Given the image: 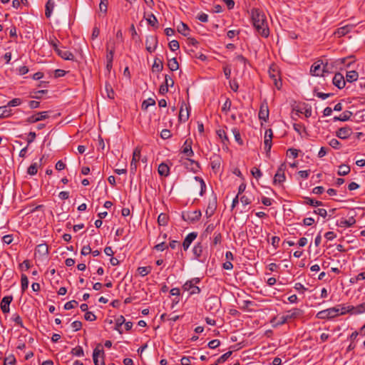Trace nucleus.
Wrapping results in <instances>:
<instances>
[{
    "label": "nucleus",
    "instance_id": "obj_1",
    "mask_svg": "<svg viewBox=\"0 0 365 365\" xmlns=\"http://www.w3.org/2000/svg\"><path fill=\"white\" fill-rule=\"evenodd\" d=\"M251 19L253 26L258 34L264 38L268 37L269 29L264 13L259 9H252L251 10Z\"/></svg>",
    "mask_w": 365,
    "mask_h": 365
},
{
    "label": "nucleus",
    "instance_id": "obj_2",
    "mask_svg": "<svg viewBox=\"0 0 365 365\" xmlns=\"http://www.w3.org/2000/svg\"><path fill=\"white\" fill-rule=\"evenodd\" d=\"M304 311L299 308H292L285 312L284 314L280 317H274L272 319L271 323L274 327L282 326L288 322L302 317Z\"/></svg>",
    "mask_w": 365,
    "mask_h": 365
},
{
    "label": "nucleus",
    "instance_id": "obj_3",
    "mask_svg": "<svg viewBox=\"0 0 365 365\" xmlns=\"http://www.w3.org/2000/svg\"><path fill=\"white\" fill-rule=\"evenodd\" d=\"M200 282V279L198 277L192 278L190 280H187L182 287V290L184 292H188V296H191L193 294H200L201 289L199 287L197 286L198 283Z\"/></svg>",
    "mask_w": 365,
    "mask_h": 365
},
{
    "label": "nucleus",
    "instance_id": "obj_4",
    "mask_svg": "<svg viewBox=\"0 0 365 365\" xmlns=\"http://www.w3.org/2000/svg\"><path fill=\"white\" fill-rule=\"evenodd\" d=\"M338 316V310L335 307L329 308L319 312L316 317L319 319H331Z\"/></svg>",
    "mask_w": 365,
    "mask_h": 365
},
{
    "label": "nucleus",
    "instance_id": "obj_5",
    "mask_svg": "<svg viewBox=\"0 0 365 365\" xmlns=\"http://www.w3.org/2000/svg\"><path fill=\"white\" fill-rule=\"evenodd\" d=\"M104 351L101 344H98L93 350V359L95 365H105Z\"/></svg>",
    "mask_w": 365,
    "mask_h": 365
},
{
    "label": "nucleus",
    "instance_id": "obj_6",
    "mask_svg": "<svg viewBox=\"0 0 365 365\" xmlns=\"http://www.w3.org/2000/svg\"><path fill=\"white\" fill-rule=\"evenodd\" d=\"M268 73L270 78L273 81L275 86L277 88H279L282 83L280 81V75L277 66L274 64H272L269 68Z\"/></svg>",
    "mask_w": 365,
    "mask_h": 365
},
{
    "label": "nucleus",
    "instance_id": "obj_7",
    "mask_svg": "<svg viewBox=\"0 0 365 365\" xmlns=\"http://www.w3.org/2000/svg\"><path fill=\"white\" fill-rule=\"evenodd\" d=\"M141 157V148L140 147H136L133 153V158L130 162V173L132 174H135L137 168H138V163L140 160Z\"/></svg>",
    "mask_w": 365,
    "mask_h": 365
},
{
    "label": "nucleus",
    "instance_id": "obj_8",
    "mask_svg": "<svg viewBox=\"0 0 365 365\" xmlns=\"http://www.w3.org/2000/svg\"><path fill=\"white\" fill-rule=\"evenodd\" d=\"M286 165L285 163H282L278 168L276 174L274 176L273 183L274 184H280L285 181V170H286Z\"/></svg>",
    "mask_w": 365,
    "mask_h": 365
},
{
    "label": "nucleus",
    "instance_id": "obj_9",
    "mask_svg": "<svg viewBox=\"0 0 365 365\" xmlns=\"http://www.w3.org/2000/svg\"><path fill=\"white\" fill-rule=\"evenodd\" d=\"M322 61L319 60L314 62L310 68L311 74L315 76H322L326 67V66H322Z\"/></svg>",
    "mask_w": 365,
    "mask_h": 365
},
{
    "label": "nucleus",
    "instance_id": "obj_10",
    "mask_svg": "<svg viewBox=\"0 0 365 365\" xmlns=\"http://www.w3.org/2000/svg\"><path fill=\"white\" fill-rule=\"evenodd\" d=\"M48 111L38 112L27 118L26 122L28 123H34L40 120H45L48 118Z\"/></svg>",
    "mask_w": 365,
    "mask_h": 365
},
{
    "label": "nucleus",
    "instance_id": "obj_11",
    "mask_svg": "<svg viewBox=\"0 0 365 365\" xmlns=\"http://www.w3.org/2000/svg\"><path fill=\"white\" fill-rule=\"evenodd\" d=\"M192 140L191 138H187L185 140L182 147L181 152L187 158L192 157L194 155V152L192 149Z\"/></svg>",
    "mask_w": 365,
    "mask_h": 365
},
{
    "label": "nucleus",
    "instance_id": "obj_12",
    "mask_svg": "<svg viewBox=\"0 0 365 365\" xmlns=\"http://www.w3.org/2000/svg\"><path fill=\"white\" fill-rule=\"evenodd\" d=\"M157 45H158V39L155 36H150L146 38L145 46H146V50L148 52L153 53L155 50Z\"/></svg>",
    "mask_w": 365,
    "mask_h": 365
},
{
    "label": "nucleus",
    "instance_id": "obj_13",
    "mask_svg": "<svg viewBox=\"0 0 365 365\" xmlns=\"http://www.w3.org/2000/svg\"><path fill=\"white\" fill-rule=\"evenodd\" d=\"M332 83L335 86H336L339 89L344 88L346 85L344 76L341 73H335L332 79Z\"/></svg>",
    "mask_w": 365,
    "mask_h": 365
},
{
    "label": "nucleus",
    "instance_id": "obj_14",
    "mask_svg": "<svg viewBox=\"0 0 365 365\" xmlns=\"http://www.w3.org/2000/svg\"><path fill=\"white\" fill-rule=\"evenodd\" d=\"M269 112L267 103H262L258 113L259 118L266 122L269 118Z\"/></svg>",
    "mask_w": 365,
    "mask_h": 365
},
{
    "label": "nucleus",
    "instance_id": "obj_15",
    "mask_svg": "<svg viewBox=\"0 0 365 365\" xmlns=\"http://www.w3.org/2000/svg\"><path fill=\"white\" fill-rule=\"evenodd\" d=\"M352 134L351 128L346 126L340 128L336 133V137L341 139H346Z\"/></svg>",
    "mask_w": 365,
    "mask_h": 365
},
{
    "label": "nucleus",
    "instance_id": "obj_16",
    "mask_svg": "<svg viewBox=\"0 0 365 365\" xmlns=\"http://www.w3.org/2000/svg\"><path fill=\"white\" fill-rule=\"evenodd\" d=\"M106 62L111 63L113 61V56L115 53V45L110 41L106 44Z\"/></svg>",
    "mask_w": 365,
    "mask_h": 365
},
{
    "label": "nucleus",
    "instance_id": "obj_17",
    "mask_svg": "<svg viewBox=\"0 0 365 365\" xmlns=\"http://www.w3.org/2000/svg\"><path fill=\"white\" fill-rule=\"evenodd\" d=\"M202 216V212L200 210H195L193 212H189L187 215V218H184L185 220L189 221L190 222L194 223L200 220Z\"/></svg>",
    "mask_w": 365,
    "mask_h": 365
},
{
    "label": "nucleus",
    "instance_id": "obj_18",
    "mask_svg": "<svg viewBox=\"0 0 365 365\" xmlns=\"http://www.w3.org/2000/svg\"><path fill=\"white\" fill-rule=\"evenodd\" d=\"M356 223V220L354 217H350L349 219L341 218L336 223V225L340 227L346 228L350 227Z\"/></svg>",
    "mask_w": 365,
    "mask_h": 365
},
{
    "label": "nucleus",
    "instance_id": "obj_19",
    "mask_svg": "<svg viewBox=\"0 0 365 365\" xmlns=\"http://www.w3.org/2000/svg\"><path fill=\"white\" fill-rule=\"evenodd\" d=\"M13 300L12 296H5L1 302V309L4 313H9L10 311L9 305Z\"/></svg>",
    "mask_w": 365,
    "mask_h": 365
},
{
    "label": "nucleus",
    "instance_id": "obj_20",
    "mask_svg": "<svg viewBox=\"0 0 365 365\" xmlns=\"http://www.w3.org/2000/svg\"><path fill=\"white\" fill-rule=\"evenodd\" d=\"M197 236V233L193 232L189 233L185 237V238L182 242V247L185 251H186L189 248L190 245L196 239Z\"/></svg>",
    "mask_w": 365,
    "mask_h": 365
},
{
    "label": "nucleus",
    "instance_id": "obj_21",
    "mask_svg": "<svg viewBox=\"0 0 365 365\" xmlns=\"http://www.w3.org/2000/svg\"><path fill=\"white\" fill-rule=\"evenodd\" d=\"M335 309L338 310V316L339 315H344L347 313H349L351 314H353V306L352 305H348L346 306L345 304H339L336 307H334Z\"/></svg>",
    "mask_w": 365,
    "mask_h": 365
},
{
    "label": "nucleus",
    "instance_id": "obj_22",
    "mask_svg": "<svg viewBox=\"0 0 365 365\" xmlns=\"http://www.w3.org/2000/svg\"><path fill=\"white\" fill-rule=\"evenodd\" d=\"M352 28V25H345L341 26L334 31V35L339 38L344 36L348 33H349Z\"/></svg>",
    "mask_w": 365,
    "mask_h": 365
},
{
    "label": "nucleus",
    "instance_id": "obj_23",
    "mask_svg": "<svg viewBox=\"0 0 365 365\" xmlns=\"http://www.w3.org/2000/svg\"><path fill=\"white\" fill-rule=\"evenodd\" d=\"M56 53L64 60H68V61L74 60V55L71 51H69L68 50L59 48L56 51Z\"/></svg>",
    "mask_w": 365,
    "mask_h": 365
},
{
    "label": "nucleus",
    "instance_id": "obj_24",
    "mask_svg": "<svg viewBox=\"0 0 365 365\" xmlns=\"http://www.w3.org/2000/svg\"><path fill=\"white\" fill-rule=\"evenodd\" d=\"M54 6H55V4L53 0L47 1L46 6H45V9H45V16L46 18L48 19L51 17L53 10V8H54Z\"/></svg>",
    "mask_w": 365,
    "mask_h": 365
},
{
    "label": "nucleus",
    "instance_id": "obj_25",
    "mask_svg": "<svg viewBox=\"0 0 365 365\" xmlns=\"http://www.w3.org/2000/svg\"><path fill=\"white\" fill-rule=\"evenodd\" d=\"M352 115V112L349 110L344 111L339 116H335L333 120L334 121H346L350 119Z\"/></svg>",
    "mask_w": 365,
    "mask_h": 365
},
{
    "label": "nucleus",
    "instance_id": "obj_26",
    "mask_svg": "<svg viewBox=\"0 0 365 365\" xmlns=\"http://www.w3.org/2000/svg\"><path fill=\"white\" fill-rule=\"evenodd\" d=\"M158 171L160 175L167 177L169 175L170 168L167 164L162 163L159 165Z\"/></svg>",
    "mask_w": 365,
    "mask_h": 365
},
{
    "label": "nucleus",
    "instance_id": "obj_27",
    "mask_svg": "<svg viewBox=\"0 0 365 365\" xmlns=\"http://www.w3.org/2000/svg\"><path fill=\"white\" fill-rule=\"evenodd\" d=\"M202 252L203 246L201 242H198L197 244H196L192 249L193 255L197 259H200V257H201Z\"/></svg>",
    "mask_w": 365,
    "mask_h": 365
},
{
    "label": "nucleus",
    "instance_id": "obj_28",
    "mask_svg": "<svg viewBox=\"0 0 365 365\" xmlns=\"http://www.w3.org/2000/svg\"><path fill=\"white\" fill-rule=\"evenodd\" d=\"M178 31L182 35L187 36L190 34V29L187 24L183 22H180V24L177 26Z\"/></svg>",
    "mask_w": 365,
    "mask_h": 365
},
{
    "label": "nucleus",
    "instance_id": "obj_29",
    "mask_svg": "<svg viewBox=\"0 0 365 365\" xmlns=\"http://www.w3.org/2000/svg\"><path fill=\"white\" fill-rule=\"evenodd\" d=\"M304 203L306 205H309L313 207H319L323 205V203L322 201L316 200L312 198H310L309 197H304Z\"/></svg>",
    "mask_w": 365,
    "mask_h": 365
},
{
    "label": "nucleus",
    "instance_id": "obj_30",
    "mask_svg": "<svg viewBox=\"0 0 365 365\" xmlns=\"http://www.w3.org/2000/svg\"><path fill=\"white\" fill-rule=\"evenodd\" d=\"M163 68V61L156 58L154 61L153 65L152 66V70L153 72H160Z\"/></svg>",
    "mask_w": 365,
    "mask_h": 365
},
{
    "label": "nucleus",
    "instance_id": "obj_31",
    "mask_svg": "<svg viewBox=\"0 0 365 365\" xmlns=\"http://www.w3.org/2000/svg\"><path fill=\"white\" fill-rule=\"evenodd\" d=\"M359 74L356 71H350L346 72V79L348 82L352 83L358 79Z\"/></svg>",
    "mask_w": 365,
    "mask_h": 365
},
{
    "label": "nucleus",
    "instance_id": "obj_32",
    "mask_svg": "<svg viewBox=\"0 0 365 365\" xmlns=\"http://www.w3.org/2000/svg\"><path fill=\"white\" fill-rule=\"evenodd\" d=\"M11 115V110L7 106L0 107V118H8Z\"/></svg>",
    "mask_w": 365,
    "mask_h": 365
},
{
    "label": "nucleus",
    "instance_id": "obj_33",
    "mask_svg": "<svg viewBox=\"0 0 365 365\" xmlns=\"http://www.w3.org/2000/svg\"><path fill=\"white\" fill-rule=\"evenodd\" d=\"M168 66L171 71H177L179 68V64L175 58L169 59L168 61Z\"/></svg>",
    "mask_w": 365,
    "mask_h": 365
},
{
    "label": "nucleus",
    "instance_id": "obj_34",
    "mask_svg": "<svg viewBox=\"0 0 365 365\" xmlns=\"http://www.w3.org/2000/svg\"><path fill=\"white\" fill-rule=\"evenodd\" d=\"M350 167L346 165H341L339 167L337 174L340 176H344L350 173Z\"/></svg>",
    "mask_w": 365,
    "mask_h": 365
},
{
    "label": "nucleus",
    "instance_id": "obj_35",
    "mask_svg": "<svg viewBox=\"0 0 365 365\" xmlns=\"http://www.w3.org/2000/svg\"><path fill=\"white\" fill-rule=\"evenodd\" d=\"M353 314H360L365 312V302L361 303L356 307L353 306Z\"/></svg>",
    "mask_w": 365,
    "mask_h": 365
},
{
    "label": "nucleus",
    "instance_id": "obj_36",
    "mask_svg": "<svg viewBox=\"0 0 365 365\" xmlns=\"http://www.w3.org/2000/svg\"><path fill=\"white\" fill-rule=\"evenodd\" d=\"M168 217L165 213H160L158 217V223L160 226H165L168 224Z\"/></svg>",
    "mask_w": 365,
    "mask_h": 365
},
{
    "label": "nucleus",
    "instance_id": "obj_37",
    "mask_svg": "<svg viewBox=\"0 0 365 365\" xmlns=\"http://www.w3.org/2000/svg\"><path fill=\"white\" fill-rule=\"evenodd\" d=\"M155 105V101L152 98H149L142 103L141 108L143 110H146L149 106Z\"/></svg>",
    "mask_w": 365,
    "mask_h": 365
},
{
    "label": "nucleus",
    "instance_id": "obj_38",
    "mask_svg": "<svg viewBox=\"0 0 365 365\" xmlns=\"http://www.w3.org/2000/svg\"><path fill=\"white\" fill-rule=\"evenodd\" d=\"M207 209L215 211L217 209V196L214 195L211 199L209 200Z\"/></svg>",
    "mask_w": 365,
    "mask_h": 365
},
{
    "label": "nucleus",
    "instance_id": "obj_39",
    "mask_svg": "<svg viewBox=\"0 0 365 365\" xmlns=\"http://www.w3.org/2000/svg\"><path fill=\"white\" fill-rule=\"evenodd\" d=\"M21 285L22 292H24L29 287V279L26 274H22L21 277Z\"/></svg>",
    "mask_w": 365,
    "mask_h": 365
},
{
    "label": "nucleus",
    "instance_id": "obj_40",
    "mask_svg": "<svg viewBox=\"0 0 365 365\" xmlns=\"http://www.w3.org/2000/svg\"><path fill=\"white\" fill-rule=\"evenodd\" d=\"M71 353L76 356H84V351H83V349L81 346H76L75 348H73Z\"/></svg>",
    "mask_w": 365,
    "mask_h": 365
},
{
    "label": "nucleus",
    "instance_id": "obj_41",
    "mask_svg": "<svg viewBox=\"0 0 365 365\" xmlns=\"http://www.w3.org/2000/svg\"><path fill=\"white\" fill-rule=\"evenodd\" d=\"M125 319L123 315H120L115 319V329L118 330L120 334L122 331L119 328L125 323Z\"/></svg>",
    "mask_w": 365,
    "mask_h": 365
},
{
    "label": "nucleus",
    "instance_id": "obj_42",
    "mask_svg": "<svg viewBox=\"0 0 365 365\" xmlns=\"http://www.w3.org/2000/svg\"><path fill=\"white\" fill-rule=\"evenodd\" d=\"M232 131L235 136V139L238 143V144L240 145H243V140L241 138L240 130L237 128H235L232 130Z\"/></svg>",
    "mask_w": 365,
    "mask_h": 365
},
{
    "label": "nucleus",
    "instance_id": "obj_43",
    "mask_svg": "<svg viewBox=\"0 0 365 365\" xmlns=\"http://www.w3.org/2000/svg\"><path fill=\"white\" fill-rule=\"evenodd\" d=\"M38 172V164L37 163H32L27 169V173L31 175H34Z\"/></svg>",
    "mask_w": 365,
    "mask_h": 365
},
{
    "label": "nucleus",
    "instance_id": "obj_44",
    "mask_svg": "<svg viewBox=\"0 0 365 365\" xmlns=\"http://www.w3.org/2000/svg\"><path fill=\"white\" fill-rule=\"evenodd\" d=\"M232 351H229L225 354H222L220 357H219L217 360V364H223L225 363L232 355Z\"/></svg>",
    "mask_w": 365,
    "mask_h": 365
},
{
    "label": "nucleus",
    "instance_id": "obj_45",
    "mask_svg": "<svg viewBox=\"0 0 365 365\" xmlns=\"http://www.w3.org/2000/svg\"><path fill=\"white\" fill-rule=\"evenodd\" d=\"M151 269L150 267H140L138 269V272L140 275L145 277L151 272Z\"/></svg>",
    "mask_w": 365,
    "mask_h": 365
},
{
    "label": "nucleus",
    "instance_id": "obj_46",
    "mask_svg": "<svg viewBox=\"0 0 365 365\" xmlns=\"http://www.w3.org/2000/svg\"><path fill=\"white\" fill-rule=\"evenodd\" d=\"M195 180L198 181L200 182V195L202 196V195H203V194L205 193V190H206L205 182V181L200 177H198V176H195Z\"/></svg>",
    "mask_w": 365,
    "mask_h": 365
},
{
    "label": "nucleus",
    "instance_id": "obj_47",
    "mask_svg": "<svg viewBox=\"0 0 365 365\" xmlns=\"http://www.w3.org/2000/svg\"><path fill=\"white\" fill-rule=\"evenodd\" d=\"M108 0H100L99 10L104 14L107 13Z\"/></svg>",
    "mask_w": 365,
    "mask_h": 365
},
{
    "label": "nucleus",
    "instance_id": "obj_48",
    "mask_svg": "<svg viewBox=\"0 0 365 365\" xmlns=\"http://www.w3.org/2000/svg\"><path fill=\"white\" fill-rule=\"evenodd\" d=\"M189 118V113L187 108H186L185 113L182 108L181 107L180 113H179V120L180 121H186Z\"/></svg>",
    "mask_w": 365,
    "mask_h": 365
},
{
    "label": "nucleus",
    "instance_id": "obj_49",
    "mask_svg": "<svg viewBox=\"0 0 365 365\" xmlns=\"http://www.w3.org/2000/svg\"><path fill=\"white\" fill-rule=\"evenodd\" d=\"M106 91L107 93V96L110 99H114L115 98V93L113 90V88L110 84L106 83Z\"/></svg>",
    "mask_w": 365,
    "mask_h": 365
},
{
    "label": "nucleus",
    "instance_id": "obj_50",
    "mask_svg": "<svg viewBox=\"0 0 365 365\" xmlns=\"http://www.w3.org/2000/svg\"><path fill=\"white\" fill-rule=\"evenodd\" d=\"M272 138H269V137L264 136V148L267 153H269L271 150L272 145Z\"/></svg>",
    "mask_w": 365,
    "mask_h": 365
},
{
    "label": "nucleus",
    "instance_id": "obj_51",
    "mask_svg": "<svg viewBox=\"0 0 365 365\" xmlns=\"http://www.w3.org/2000/svg\"><path fill=\"white\" fill-rule=\"evenodd\" d=\"M21 103H22V101L21 98H16L11 100L10 101H9L6 106L9 108L10 107L18 106L21 105Z\"/></svg>",
    "mask_w": 365,
    "mask_h": 365
},
{
    "label": "nucleus",
    "instance_id": "obj_52",
    "mask_svg": "<svg viewBox=\"0 0 365 365\" xmlns=\"http://www.w3.org/2000/svg\"><path fill=\"white\" fill-rule=\"evenodd\" d=\"M217 134L220 137V139L223 141V143L228 142V138L226 134V132L223 129H219L217 130Z\"/></svg>",
    "mask_w": 365,
    "mask_h": 365
},
{
    "label": "nucleus",
    "instance_id": "obj_53",
    "mask_svg": "<svg viewBox=\"0 0 365 365\" xmlns=\"http://www.w3.org/2000/svg\"><path fill=\"white\" fill-rule=\"evenodd\" d=\"M78 304V302L76 301V300H71V301H69L68 302H66L64 305V309L66 310H69V309H71L73 308H75L76 307H77Z\"/></svg>",
    "mask_w": 365,
    "mask_h": 365
},
{
    "label": "nucleus",
    "instance_id": "obj_54",
    "mask_svg": "<svg viewBox=\"0 0 365 365\" xmlns=\"http://www.w3.org/2000/svg\"><path fill=\"white\" fill-rule=\"evenodd\" d=\"M60 43L59 41L56 38H51L49 40V44L52 46L54 51L56 52L60 48L58 47V44Z\"/></svg>",
    "mask_w": 365,
    "mask_h": 365
},
{
    "label": "nucleus",
    "instance_id": "obj_55",
    "mask_svg": "<svg viewBox=\"0 0 365 365\" xmlns=\"http://www.w3.org/2000/svg\"><path fill=\"white\" fill-rule=\"evenodd\" d=\"M293 128L299 135H301L302 133L305 130V127L302 123H294L293 125Z\"/></svg>",
    "mask_w": 365,
    "mask_h": 365
},
{
    "label": "nucleus",
    "instance_id": "obj_56",
    "mask_svg": "<svg viewBox=\"0 0 365 365\" xmlns=\"http://www.w3.org/2000/svg\"><path fill=\"white\" fill-rule=\"evenodd\" d=\"M16 363V359L14 355H10L5 358L4 365H14Z\"/></svg>",
    "mask_w": 365,
    "mask_h": 365
},
{
    "label": "nucleus",
    "instance_id": "obj_57",
    "mask_svg": "<svg viewBox=\"0 0 365 365\" xmlns=\"http://www.w3.org/2000/svg\"><path fill=\"white\" fill-rule=\"evenodd\" d=\"M11 319L19 326H20L21 327H24V324H23V321H22V319L21 317L16 314L14 315H13Z\"/></svg>",
    "mask_w": 365,
    "mask_h": 365
},
{
    "label": "nucleus",
    "instance_id": "obj_58",
    "mask_svg": "<svg viewBox=\"0 0 365 365\" xmlns=\"http://www.w3.org/2000/svg\"><path fill=\"white\" fill-rule=\"evenodd\" d=\"M84 318L86 321L93 322L96 319V316L91 312H86L84 315Z\"/></svg>",
    "mask_w": 365,
    "mask_h": 365
},
{
    "label": "nucleus",
    "instance_id": "obj_59",
    "mask_svg": "<svg viewBox=\"0 0 365 365\" xmlns=\"http://www.w3.org/2000/svg\"><path fill=\"white\" fill-rule=\"evenodd\" d=\"M169 48L171 51H175L179 49L180 45L178 41L173 40L169 43Z\"/></svg>",
    "mask_w": 365,
    "mask_h": 365
},
{
    "label": "nucleus",
    "instance_id": "obj_60",
    "mask_svg": "<svg viewBox=\"0 0 365 365\" xmlns=\"http://www.w3.org/2000/svg\"><path fill=\"white\" fill-rule=\"evenodd\" d=\"M231 104H232L231 101L229 98H227V100L225 101V102L224 103V104L222 106V111L225 112V113H227L230 109Z\"/></svg>",
    "mask_w": 365,
    "mask_h": 365
},
{
    "label": "nucleus",
    "instance_id": "obj_61",
    "mask_svg": "<svg viewBox=\"0 0 365 365\" xmlns=\"http://www.w3.org/2000/svg\"><path fill=\"white\" fill-rule=\"evenodd\" d=\"M165 85L169 87H173L174 86V81L173 78L169 75H165Z\"/></svg>",
    "mask_w": 365,
    "mask_h": 365
},
{
    "label": "nucleus",
    "instance_id": "obj_62",
    "mask_svg": "<svg viewBox=\"0 0 365 365\" xmlns=\"http://www.w3.org/2000/svg\"><path fill=\"white\" fill-rule=\"evenodd\" d=\"M251 173L253 175V177H255L256 179H259L262 175V173L260 171V170L256 167L253 168L251 170Z\"/></svg>",
    "mask_w": 365,
    "mask_h": 365
},
{
    "label": "nucleus",
    "instance_id": "obj_63",
    "mask_svg": "<svg viewBox=\"0 0 365 365\" xmlns=\"http://www.w3.org/2000/svg\"><path fill=\"white\" fill-rule=\"evenodd\" d=\"M223 72H224V75H225V78L227 79H230V76H231V72H232L231 67L228 65L225 66L223 67Z\"/></svg>",
    "mask_w": 365,
    "mask_h": 365
},
{
    "label": "nucleus",
    "instance_id": "obj_64",
    "mask_svg": "<svg viewBox=\"0 0 365 365\" xmlns=\"http://www.w3.org/2000/svg\"><path fill=\"white\" fill-rule=\"evenodd\" d=\"M221 240H222L221 233L215 232L214 234V238H213V241H212L213 245H217V244H220L221 242Z\"/></svg>",
    "mask_w": 365,
    "mask_h": 365
}]
</instances>
